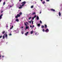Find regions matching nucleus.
I'll return each instance as SVG.
<instances>
[{
	"mask_svg": "<svg viewBox=\"0 0 62 62\" xmlns=\"http://www.w3.org/2000/svg\"><path fill=\"white\" fill-rule=\"evenodd\" d=\"M25 4H26V1H24L22 2L21 3L22 5H20V7H19V9H21L22 8H23V7H24V5H25Z\"/></svg>",
	"mask_w": 62,
	"mask_h": 62,
	"instance_id": "1",
	"label": "nucleus"
},
{
	"mask_svg": "<svg viewBox=\"0 0 62 62\" xmlns=\"http://www.w3.org/2000/svg\"><path fill=\"white\" fill-rule=\"evenodd\" d=\"M17 16H15V18L16 19H17L18 17H19L20 16L19 14H18L17 15Z\"/></svg>",
	"mask_w": 62,
	"mask_h": 62,
	"instance_id": "2",
	"label": "nucleus"
},
{
	"mask_svg": "<svg viewBox=\"0 0 62 62\" xmlns=\"http://www.w3.org/2000/svg\"><path fill=\"white\" fill-rule=\"evenodd\" d=\"M29 33V32H27L26 33H25V35H26V36H27V34Z\"/></svg>",
	"mask_w": 62,
	"mask_h": 62,
	"instance_id": "3",
	"label": "nucleus"
},
{
	"mask_svg": "<svg viewBox=\"0 0 62 62\" xmlns=\"http://www.w3.org/2000/svg\"><path fill=\"white\" fill-rule=\"evenodd\" d=\"M45 32H49V30H48V29H47L45 30Z\"/></svg>",
	"mask_w": 62,
	"mask_h": 62,
	"instance_id": "4",
	"label": "nucleus"
},
{
	"mask_svg": "<svg viewBox=\"0 0 62 62\" xmlns=\"http://www.w3.org/2000/svg\"><path fill=\"white\" fill-rule=\"evenodd\" d=\"M45 29H46V28H47V25L46 24L45 25Z\"/></svg>",
	"mask_w": 62,
	"mask_h": 62,
	"instance_id": "5",
	"label": "nucleus"
},
{
	"mask_svg": "<svg viewBox=\"0 0 62 62\" xmlns=\"http://www.w3.org/2000/svg\"><path fill=\"white\" fill-rule=\"evenodd\" d=\"M3 16V14H1L0 16V19H1V18H2V16Z\"/></svg>",
	"mask_w": 62,
	"mask_h": 62,
	"instance_id": "6",
	"label": "nucleus"
},
{
	"mask_svg": "<svg viewBox=\"0 0 62 62\" xmlns=\"http://www.w3.org/2000/svg\"><path fill=\"white\" fill-rule=\"evenodd\" d=\"M51 11H55V10L53 9H51Z\"/></svg>",
	"mask_w": 62,
	"mask_h": 62,
	"instance_id": "7",
	"label": "nucleus"
},
{
	"mask_svg": "<svg viewBox=\"0 0 62 62\" xmlns=\"http://www.w3.org/2000/svg\"><path fill=\"white\" fill-rule=\"evenodd\" d=\"M37 20H39V16H38L37 17Z\"/></svg>",
	"mask_w": 62,
	"mask_h": 62,
	"instance_id": "8",
	"label": "nucleus"
},
{
	"mask_svg": "<svg viewBox=\"0 0 62 62\" xmlns=\"http://www.w3.org/2000/svg\"><path fill=\"white\" fill-rule=\"evenodd\" d=\"M19 19H16V22H19Z\"/></svg>",
	"mask_w": 62,
	"mask_h": 62,
	"instance_id": "9",
	"label": "nucleus"
},
{
	"mask_svg": "<svg viewBox=\"0 0 62 62\" xmlns=\"http://www.w3.org/2000/svg\"><path fill=\"white\" fill-rule=\"evenodd\" d=\"M40 25V23L38 24V27H39Z\"/></svg>",
	"mask_w": 62,
	"mask_h": 62,
	"instance_id": "10",
	"label": "nucleus"
},
{
	"mask_svg": "<svg viewBox=\"0 0 62 62\" xmlns=\"http://www.w3.org/2000/svg\"><path fill=\"white\" fill-rule=\"evenodd\" d=\"M59 16H60L61 15V13H60V12H59Z\"/></svg>",
	"mask_w": 62,
	"mask_h": 62,
	"instance_id": "11",
	"label": "nucleus"
},
{
	"mask_svg": "<svg viewBox=\"0 0 62 62\" xmlns=\"http://www.w3.org/2000/svg\"><path fill=\"white\" fill-rule=\"evenodd\" d=\"M41 28H43L44 27V26L43 25H42L41 26Z\"/></svg>",
	"mask_w": 62,
	"mask_h": 62,
	"instance_id": "12",
	"label": "nucleus"
},
{
	"mask_svg": "<svg viewBox=\"0 0 62 62\" xmlns=\"http://www.w3.org/2000/svg\"><path fill=\"white\" fill-rule=\"evenodd\" d=\"M33 31H31V34H33Z\"/></svg>",
	"mask_w": 62,
	"mask_h": 62,
	"instance_id": "13",
	"label": "nucleus"
},
{
	"mask_svg": "<svg viewBox=\"0 0 62 62\" xmlns=\"http://www.w3.org/2000/svg\"><path fill=\"white\" fill-rule=\"evenodd\" d=\"M5 31H4L2 32V34H5Z\"/></svg>",
	"mask_w": 62,
	"mask_h": 62,
	"instance_id": "14",
	"label": "nucleus"
},
{
	"mask_svg": "<svg viewBox=\"0 0 62 62\" xmlns=\"http://www.w3.org/2000/svg\"><path fill=\"white\" fill-rule=\"evenodd\" d=\"M36 14V13L35 12L33 13L32 14V15H35Z\"/></svg>",
	"mask_w": 62,
	"mask_h": 62,
	"instance_id": "15",
	"label": "nucleus"
},
{
	"mask_svg": "<svg viewBox=\"0 0 62 62\" xmlns=\"http://www.w3.org/2000/svg\"><path fill=\"white\" fill-rule=\"evenodd\" d=\"M8 37V35L7 34H6L5 35V37L6 39H7V37Z\"/></svg>",
	"mask_w": 62,
	"mask_h": 62,
	"instance_id": "16",
	"label": "nucleus"
},
{
	"mask_svg": "<svg viewBox=\"0 0 62 62\" xmlns=\"http://www.w3.org/2000/svg\"><path fill=\"white\" fill-rule=\"evenodd\" d=\"M31 18H32V17H30L29 18V20H30Z\"/></svg>",
	"mask_w": 62,
	"mask_h": 62,
	"instance_id": "17",
	"label": "nucleus"
},
{
	"mask_svg": "<svg viewBox=\"0 0 62 62\" xmlns=\"http://www.w3.org/2000/svg\"><path fill=\"white\" fill-rule=\"evenodd\" d=\"M5 4H6V3L5 2H4L3 3V5H5Z\"/></svg>",
	"mask_w": 62,
	"mask_h": 62,
	"instance_id": "18",
	"label": "nucleus"
},
{
	"mask_svg": "<svg viewBox=\"0 0 62 62\" xmlns=\"http://www.w3.org/2000/svg\"><path fill=\"white\" fill-rule=\"evenodd\" d=\"M5 36H3V39H5Z\"/></svg>",
	"mask_w": 62,
	"mask_h": 62,
	"instance_id": "19",
	"label": "nucleus"
},
{
	"mask_svg": "<svg viewBox=\"0 0 62 62\" xmlns=\"http://www.w3.org/2000/svg\"><path fill=\"white\" fill-rule=\"evenodd\" d=\"M42 31H43V32H45V30H44V29H43Z\"/></svg>",
	"mask_w": 62,
	"mask_h": 62,
	"instance_id": "20",
	"label": "nucleus"
},
{
	"mask_svg": "<svg viewBox=\"0 0 62 62\" xmlns=\"http://www.w3.org/2000/svg\"><path fill=\"white\" fill-rule=\"evenodd\" d=\"M26 29H28V28H29V27H27V26H26Z\"/></svg>",
	"mask_w": 62,
	"mask_h": 62,
	"instance_id": "21",
	"label": "nucleus"
},
{
	"mask_svg": "<svg viewBox=\"0 0 62 62\" xmlns=\"http://www.w3.org/2000/svg\"><path fill=\"white\" fill-rule=\"evenodd\" d=\"M34 8V6H32L31 7V8Z\"/></svg>",
	"mask_w": 62,
	"mask_h": 62,
	"instance_id": "22",
	"label": "nucleus"
},
{
	"mask_svg": "<svg viewBox=\"0 0 62 62\" xmlns=\"http://www.w3.org/2000/svg\"><path fill=\"white\" fill-rule=\"evenodd\" d=\"M40 23H42V21H41V20H40Z\"/></svg>",
	"mask_w": 62,
	"mask_h": 62,
	"instance_id": "23",
	"label": "nucleus"
},
{
	"mask_svg": "<svg viewBox=\"0 0 62 62\" xmlns=\"http://www.w3.org/2000/svg\"><path fill=\"white\" fill-rule=\"evenodd\" d=\"M42 3V4H44V3H45V1H44Z\"/></svg>",
	"mask_w": 62,
	"mask_h": 62,
	"instance_id": "24",
	"label": "nucleus"
},
{
	"mask_svg": "<svg viewBox=\"0 0 62 62\" xmlns=\"http://www.w3.org/2000/svg\"><path fill=\"white\" fill-rule=\"evenodd\" d=\"M19 14L20 15H22V13L21 12H20L19 13Z\"/></svg>",
	"mask_w": 62,
	"mask_h": 62,
	"instance_id": "25",
	"label": "nucleus"
},
{
	"mask_svg": "<svg viewBox=\"0 0 62 62\" xmlns=\"http://www.w3.org/2000/svg\"><path fill=\"white\" fill-rule=\"evenodd\" d=\"M32 20H31L30 21V23H31V22H32Z\"/></svg>",
	"mask_w": 62,
	"mask_h": 62,
	"instance_id": "26",
	"label": "nucleus"
},
{
	"mask_svg": "<svg viewBox=\"0 0 62 62\" xmlns=\"http://www.w3.org/2000/svg\"><path fill=\"white\" fill-rule=\"evenodd\" d=\"M24 24L26 26H27V24H26L25 23H24Z\"/></svg>",
	"mask_w": 62,
	"mask_h": 62,
	"instance_id": "27",
	"label": "nucleus"
},
{
	"mask_svg": "<svg viewBox=\"0 0 62 62\" xmlns=\"http://www.w3.org/2000/svg\"><path fill=\"white\" fill-rule=\"evenodd\" d=\"M36 17H37V16L35 15V16H34V18H36Z\"/></svg>",
	"mask_w": 62,
	"mask_h": 62,
	"instance_id": "28",
	"label": "nucleus"
},
{
	"mask_svg": "<svg viewBox=\"0 0 62 62\" xmlns=\"http://www.w3.org/2000/svg\"><path fill=\"white\" fill-rule=\"evenodd\" d=\"M34 18H35L34 17H32V20H34Z\"/></svg>",
	"mask_w": 62,
	"mask_h": 62,
	"instance_id": "29",
	"label": "nucleus"
},
{
	"mask_svg": "<svg viewBox=\"0 0 62 62\" xmlns=\"http://www.w3.org/2000/svg\"><path fill=\"white\" fill-rule=\"evenodd\" d=\"M46 1L47 2H49L50 1L49 0H46Z\"/></svg>",
	"mask_w": 62,
	"mask_h": 62,
	"instance_id": "30",
	"label": "nucleus"
},
{
	"mask_svg": "<svg viewBox=\"0 0 62 62\" xmlns=\"http://www.w3.org/2000/svg\"><path fill=\"white\" fill-rule=\"evenodd\" d=\"M9 36H11V35H12V34H11L10 33L9 34Z\"/></svg>",
	"mask_w": 62,
	"mask_h": 62,
	"instance_id": "31",
	"label": "nucleus"
},
{
	"mask_svg": "<svg viewBox=\"0 0 62 62\" xmlns=\"http://www.w3.org/2000/svg\"><path fill=\"white\" fill-rule=\"evenodd\" d=\"M33 22H34V21H32V24H33Z\"/></svg>",
	"mask_w": 62,
	"mask_h": 62,
	"instance_id": "32",
	"label": "nucleus"
},
{
	"mask_svg": "<svg viewBox=\"0 0 62 62\" xmlns=\"http://www.w3.org/2000/svg\"><path fill=\"white\" fill-rule=\"evenodd\" d=\"M35 27L34 25H33V26H32V28H33V27Z\"/></svg>",
	"mask_w": 62,
	"mask_h": 62,
	"instance_id": "33",
	"label": "nucleus"
},
{
	"mask_svg": "<svg viewBox=\"0 0 62 62\" xmlns=\"http://www.w3.org/2000/svg\"><path fill=\"white\" fill-rule=\"evenodd\" d=\"M2 37V36H0V39H1Z\"/></svg>",
	"mask_w": 62,
	"mask_h": 62,
	"instance_id": "34",
	"label": "nucleus"
},
{
	"mask_svg": "<svg viewBox=\"0 0 62 62\" xmlns=\"http://www.w3.org/2000/svg\"><path fill=\"white\" fill-rule=\"evenodd\" d=\"M22 34H23V32H22Z\"/></svg>",
	"mask_w": 62,
	"mask_h": 62,
	"instance_id": "35",
	"label": "nucleus"
},
{
	"mask_svg": "<svg viewBox=\"0 0 62 62\" xmlns=\"http://www.w3.org/2000/svg\"><path fill=\"white\" fill-rule=\"evenodd\" d=\"M13 28H12V27L10 28V29H12Z\"/></svg>",
	"mask_w": 62,
	"mask_h": 62,
	"instance_id": "36",
	"label": "nucleus"
},
{
	"mask_svg": "<svg viewBox=\"0 0 62 62\" xmlns=\"http://www.w3.org/2000/svg\"><path fill=\"white\" fill-rule=\"evenodd\" d=\"M40 14H41V11H40L39 13Z\"/></svg>",
	"mask_w": 62,
	"mask_h": 62,
	"instance_id": "37",
	"label": "nucleus"
},
{
	"mask_svg": "<svg viewBox=\"0 0 62 62\" xmlns=\"http://www.w3.org/2000/svg\"><path fill=\"white\" fill-rule=\"evenodd\" d=\"M32 26H31V25H30V27H32Z\"/></svg>",
	"mask_w": 62,
	"mask_h": 62,
	"instance_id": "38",
	"label": "nucleus"
},
{
	"mask_svg": "<svg viewBox=\"0 0 62 62\" xmlns=\"http://www.w3.org/2000/svg\"><path fill=\"white\" fill-rule=\"evenodd\" d=\"M12 28H13V26H12Z\"/></svg>",
	"mask_w": 62,
	"mask_h": 62,
	"instance_id": "39",
	"label": "nucleus"
},
{
	"mask_svg": "<svg viewBox=\"0 0 62 62\" xmlns=\"http://www.w3.org/2000/svg\"><path fill=\"white\" fill-rule=\"evenodd\" d=\"M4 57V56L3 55V56H2V58H3V57Z\"/></svg>",
	"mask_w": 62,
	"mask_h": 62,
	"instance_id": "40",
	"label": "nucleus"
},
{
	"mask_svg": "<svg viewBox=\"0 0 62 62\" xmlns=\"http://www.w3.org/2000/svg\"><path fill=\"white\" fill-rule=\"evenodd\" d=\"M21 1H22V0H19V1H20V2H21Z\"/></svg>",
	"mask_w": 62,
	"mask_h": 62,
	"instance_id": "41",
	"label": "nucleus"
},
{
	"mask_svg": "<svg viewBox=\"0 0 62 62\" xmlns=\"http://www.w3.org/2000/svg\"><path fill=\"white\" fill-rule=\"evenodd\" d=\"M21 28H23V27H21Z\"/></svg>",
	"mask_w": 62,
	"mask_h": 62,
	"instance_id": "42",
	"label": "nucleus"
},
{
	"mask_svg": "<svg viewBox=\"0 0 62 62\" xmlns=\"http://www.w3.org/2000/svg\"><path fill=\"white\" fill-rule=\"evenodd\" d=\"M1 13H2L3 12V11H1Z\"/></svg>",
	"mask_w": 62,
	"mask_h": 62,
	"instance_id": "43",
	"label": "nucleus"
},
{
	"mask_svg": "<svg viewBox=\"0 0 62 62\" xmlns=\"http://www.w3.org/2000/svg\"><path fill=\"white\" fill-rule=\"evenodd\" d=\"M1 0H0V2H1Z\"/></svg>",
	"mask_w": 62,
	"mask_h": 62,
	"instance_id": "44",
	"label": "nucleus"
},
{
	"mask_svg": "<svg viewBox=\"0 0 62 62\" xmlns=\"http://www.w3.org/2000/svg\"><path fill=\"white\" fill-rule=\"evenodd\" d=\"M1 55H0V58H1Z\"/></svg>",
	"mask_w": 62,
	"mask_h": 62,
	"instance_id": "45",
	"label": "nucleus"
},
{
	"mask_svg": "<svg viewBox=\"0 0 62 62\" xmlns=\"http://www.w3.org/2000/svg\"><path fill=\"white\" fill-rule=\"evenodd\" d=\"M26 29V28L25 29V30H26V29Z\"/></svg>",
	"mask_w": 62,
	"mask_h": 62,
	"instance_id": "46",
	"label": "nucleus"
},
{
	"mask_svg": "<svg viewBox=\"0 0 62 62\" xmlns=\"http://www.w3.org/2000/svg\"><path fill=\"white\" fill-rule=\"evenodd\" d=\"M40 0V1H43V0Z\"/></svg>",
	"mask_w": 62,
	"mask_h": 62,
	"instance_id": "47",
	"label": "nucleus"
},
{
	"mask_svg": "<svg viewBox=\"0 0 62 62\" xmlns=\"http://www.w3.org/2000/svg\"><path fill=\"white\" fill-rule=\"evenodd\" d=\"M26 23H27V24H28V23H27V22H26Z\"/></svg>",
	"mask_w": 62,
	"mask_h": 62,
	"instance_id": "48",
	"label": "nucleus"
},
{
	"mask_svg": "<svg viewBox=\"0 0 62 62\" xmlns=\"http://www.w3.org/2000/svg\"><path fill=\"white\" fill-rule=\"evenodd\" d=\"M5 35H6V34H4V36H5Z\"/></svg>",
	"mask_w": 62,
	"mask_h": 62,
	"instance_id": "49",
	"label": "nucleus"
},
{
	"mask_svg": "<svg viewBox=\"0 0 62 62\" xmlns=\"http://www.w3.org/2000/svg\"><path fill=\"white\" fill-rule=\"evenodd\" d=\"M10 7L11 8V7H12V6H10Z\"/></svg>",
	"mask_w": 62,
	"mask_h": 62,
	"instance_id": "50",
	"label": "nucleus"
},
{
	"mask_svg": "<svg viewBox=\"0 0 62 62\" xmlns=\"http://www.w3.org/2000/svg\"><path fill=\"white\" fill-rule=\"evenodd\" d=\"M36 34H37V33H35V35H36Z\"/></svg>",
	"mask_w": 62,
	"mask_h": 62,
	"instance_id": "51",
	"label": "nucleus"
},
{
	"mask_svg": "<svg viewBox=\"0 0 62 62\" xmlns=\"http://www.w3.org/2000/svg\"><path fill=\"white\" fill-rule=\"evenodd\" d=\"M29 23H30V21H29Z\"/></svg>",
	"mask_w": 62,
	"mask_h": 62,
	"instance_id": "52",
	"label": "nucleus"
},
{
	"mask_svg": "<svg viewBox=\"0 0 62 62\" xmlns=\"http://www.w3.org/2000/svg\"><path fill=\"white\" fill-rule=\"evenodd\" d=\"M9 30H8V31H9Z\"/></svg>",
	"mask_w": 62,
	"mask_h": 62,
	"instance_id": "53",
	"label": "nucleus"
},
{
	"mask_svg": "<svg viewBox=\"0 0 62 62\" xmlns=\"http://www.w3.org/2000/svg\"><path fill=\"white\" fill-rule=\"evenodd\" d=\"M7 27H8V26H7Z\"/></svg>",
	"mask_w": 62,
	"mask_h": 62,
	"instance_id": "54",
	"label": "nucleus"
}]
</instances>
